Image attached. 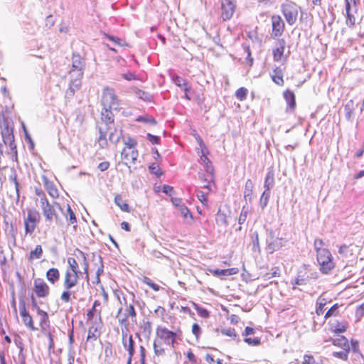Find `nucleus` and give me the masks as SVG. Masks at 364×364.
<instances>
[{"label": "nucleus", "instance_id": "obj_1", "mask_svg": "<svg viewBox=\"0 0 364 364\" xmlns=\"http://www.w3.org/2000/svg\"><path fill=\"white\" fill-rule=\"evenodd\" d=\"M316 258L323 273L328 274L334 268L333 257L328 249L321 250V252L316 254Z\"/></svg>", "mask_w": 364, "mask_h": 364}, {"label": "nucleus", "instance_id": "obj_2", "mask_svg": "<svg viewBox=\"0 0 364 364\" xmlns=\"http://www.w3.org/2000/svg\"><path fill=\"white\" fill-rule=\"evenodd\" d=\"M102 105L105 109H117L119 102L113 89L105 87L102 91Z\"/></svg>", "mask_w": 364, "mask_h": 364}, {"label": "nucleus", "instance_id": "obj_3", "mask_svg": "<svg viewBox=\"0 0 364 364\" xmlns=\"http://www.w3.org/2000/svg\"><path fill=\"white\" fill-rule=\"evenodd\" d=\"M72 68L70 74L71 77L80 79L83 75V70L85 68V60L79 54H73L72 58Z\"/></svg>", "mask_w": 364, "mask_h": 364}, {"label": "nucleus", "instance_id": "obj_4", "mask_svg": "<svg viewBox=\"0 0 364 364\" xmlns=\"http://www.w3.org/2000/svg\"><path fill=\"white\" fill-rule=\"evenodd\" d=\"M298 10V6L293 2H287L282 5L283 14L289 25H293L296 21Z\"/></svg>", "mask_w": 364, "mask_h": 364}, {"label": "nucleus", "instance_id": "obj_5", "mask_svg": "<svg viewBox=\"0 0 364 364\" xmlns=\"http://www.w3.org/2000/svg\"><path fill=\"white\" fill-rule=\"evenodd\" d=\"M55 205H56L60 210H61L60 205L57 203L50 204L48 202V200H47L46 202H43V203L41 204L43 214L46 218V220L47 222L51 223L53 218L55 219L56 223L58 222V216L56 213Z\"/></svg>", "mask_w": 364, "mask_h": 364}, {"label": "nucleus", "instance_id": "obj_6", "mask_svg": "<svg viewBox=\"0 0 364 364\" xmlns=\"http://www.w3.org/2000/svg\"><path fill=\"white\" fill-rule=\"evenodd\" d=\"M13 132V127L10 126L8 123L4 124V127L1 129V136L4 144L6 145H8L11 151L16 150V145L14 144V136ZM15 153L16 154V151H15Z\"/></svg>", "mask_w": 364, "mask_h": 364}, {"label": "nucleus", "instance_id": "obj_7", "mask_svg": "<svg viewBox=\"0 0 364 364\" xmlns=\"http://www.w3.org/2000/svg\"><path fill=\"white\" fill-rule=\"evenodd\" d=\"M39 220V213L36 210H29L28 211L27 218L24 220L25 230L26 233L31 234L36 226V223Z\"/></svg>", "mask_w": 364, "mask_h": 364}, {"label": "nucleus", "instance_id": "obj_8", "mask_svg": "<svg viewBox=\"0 0 364 364\" xmlns=\"http://www.w3.org/2000/svg\"><path fill=\"white\" fill-rule=\"evenodd\" d=\"M236 4L234 0L221 1V16L223 21L229 20L235 13Z\"/></svg>", "mask_w": 364, "mask_h": 364}, {"label": "nucleus", "instance_id": "obj_9", "mask_svg": "<svg viewBox=\"0 0 364 364\" xmlns=\"http://www.w3.org/2000/svg\"><path fill=\"white\" fill-rule=\"evenodd\" d=\"M156 335L161 339L164 340L167 345H173L175 341L176 333L169 331L165 327L158 326L156 328Z\"/></svg>", "mask_w": 364, "mask_h": 364}, {"label": "nucleus", "instance_id": "obj_10", "mask_svg": "<svg viewBox=\"0 0 364 364\" xmlns=\"http://www.w3.org/2000/svg\"><path fill=\"white\" fill-rule=\"evenodd\" d=\"M33 290L38 297H46L49 294L50 291L48 284L41 279H36L34 280Z\"/></svg>", "mask_w": 364, "mask_h": 364}, {"label": "nucleus", "instance_id": "obj_11", "mask_svg": "<svg viewBox=\"0 0 364 364\" xmlns=\"http://www.w3.org/2000/svg\"><path fill=\"white\" fill-rule=\"evenodd\" d=\"M81 273L71 272L67 270L65 275L63 286L65 289H70L77 284V280Z\"/></svg>", "mask_w": 364, "mask_h": 364}, {"label": "nucleus", "instance_id": "obj_12", "mask_svg": "<svg viewBox=\"0 0 364 364\" xmlns=\"http://www.w3.org/2000/svg\"><path fill=\"white\" fill-rule=\"evenodd\" d=\"M270 240H267L266 250L268 253L272 254L273 252L279 250L280 248L283 247L284 240L282 238H274L272 232L270 233Z\"/></svg>", "mask_w": 364, "mask_h": 364}, {"label": "nucleus", "instance_id": "obj_13", "mask_svg": "<svg viewBox=\"0 0 364 364\" xmlns=\"http://www.w3.org/2000/svg\"><path fill=\"white\" fill-rule=\"evenodd\" d=\"M309 277L307 275V267L306 265L302 266L299 272L297 277L295 278L294 282H291L293 285H306L309 283Z\"/></svg>", "mask_w": 364, "mask_h": 364}, {"label": "nucleus", "instance_id": "obj_14", "mask_svg": "<svg viewBox=\"0 0 364 364\" xmlns=\"http://www.w3.org/2000/svg\"><path fill=\"white\" fill-rule=\"evenodd\" d=\"M272 31L275 36H280L284 31V23L279 16H273L272 18Z\"/></svg>", "mask_w": 364, "mask_h": 364}, {"label": "nucleus", "instance_id": "obj_15", "mask_svg": "<svg viewBox=\"0 0 364 364\" xmlns=\"http://www.w3.org/2000/svg\"><path fill=\"white\" fill-rule=\"evenodd\" d=\"M44 187L47 190L48 194L53 198L58 197V191L53 182L50 181L46 176L43 177Z\"/></svg>", "mask_w": 364, "mask_h": 364}, {"label": "nucleus", "instance_id": "obj_16", "mask_svg": "<svg viewBox=\"0 0 364 364\" xmlns=\"http://www.w3.org/2000/svg\"><path fill=\"white\" fill-rule=\"evenodd\" d=\"M122 159L126 161V164H134L138 157V152L136 150H127L124 149L122 152Z\"/></svg>", "mask_w": 364, "mask_h": 364}, {"label": "nucleus", "instance_id": "obj_17", "mask_svg": "<svg viewBox=\"0 0 364 364\" xmlns=\"http://www.w3.org/2000/svg\"><path fill=\"white\" fill-rule=\"evenodd\" d=\"M113 109H105L103 107V109L102 110V113H101V119L105 122V124H102L101 125L106 126L107 127H108V125L109 124L113 123L114 116L112 112V110H113Z\"/></svg>", "mask_w": 364, "mask_h": 364}, {"label": "nucleus", "instance_id": "obj_18", "mask_svg": "<svg viewBox=\"0 0 364 364\" xmlns=\"http://www.w3.org/2000/svg\"><path fill=\"white\" fill-rule=\"evenodd\" d=\"M284 97L288 105L287 112H289V109L293 110L296 107L295 95L294 92L290 90H287L284 92Z\"/></svg>", "mask_w": 364, "mask_h": 364}, {"label": "nucleus", "instance_id": "obj_19", "mask_svg": "<svg viewBox=\"0 0 364 364\" xmlns=\"http://www.w3.org/2000/svg\"><path fill=\"white\" fill-rule=\"evenodd\" d=\"M279 46L273 50V56L275 61H279L283 55L285 41L283 39L278 41Z\"/></svg>", "mask_w": 364, "mask_h": 364}, {"label": "nucleus", "instance_id": "obj_20", "mask_svg": "<svg viewBox=\"0 0 364 364\" xmlns=\"http://www.w3.org/2000/svg\"><path fill=\"white\" fill-rule=\"evenodd\" d=\"M108 129L109 128L107 127L106 126H102V125L99 126L100 136L98 138V142H99L100 146L102 148H105L107 145L106 136H107V132Z\"/></svg>", "mask_w": 364, "mask_h": 364}, {"label": "nucleus", "instance_id": "obj_21", "mask_svg": "<svg viewBox=\"0 0 364 364\" xmlns=\"http://www.w3.org/2000/svg\"><path fill=\"white\" fill-rule=\"evenodd\" d=\"M301 364H324V363L321 356L315 358L312 355L305 354Z\"/></svg>", "mask_w": 364, "mask_h": 364}, {"label": "nucleus", "instance_id": "obj_22", "mask_svg": "<svg viewBox=\"0 0 364 364\" xmlns=\"http://www.w3.org/2000/svg\"><path fill=\"white\" fill-rule=\"evenodd\" d=\"M274 185V172L272 171H269L267 172L264 183V188H265V191L270 192L271 188H273Z\"/></svg>", "mask_w": 364, "mask_h": 364}, {"label": "nucleus", "instance_id": "obj_23", "mask_svg": "<svg viewBox=\"0 0 364 364\" xmlns=\"http://www.w3.org/2000/svg\"><path fill=\"white\" fill-rule=\"evenodd\" d=\"M215 221L219 226H227L228 225L227 214L224 211H222L220 209H219L215 215Z\"/></svg>", "mask_w": 364, "mask_h": 364}, {"label": "nucleus", "instance_id": "obj_24", "mask_svg": "<svg viewBox=\"0 0 364 364\" xmlns=\"http://www.w3.org/2000/svg\"><path fill=\"white\" fill-rule=\"evenodd\" d=\"M346 24L348 26H352L355 24V18L351 12V6L348 0H346Z\"/></svg>", "mask_w": 364, "mask_h": 364}, {"label": "nucleus", "instance_id": "obj_25", "mask_svg": "<svg viewBox=\"0 0 364 364\" xmlns=\"http://www.w3.org/2000/svg\"><path fill=\"white\" fill-rule=\"evenodd\" d=\"M198 141L200 146L202 149V151H201L202 154L200 156V159L203 162H204L206 165H208V164L210 163V161L205 156V151L206 150V147L205 146L202 139L200 137L198 138ZM212 171H213L212 167H209L208 166H207V171L211 173Z\"/></svg>", "mask_w": 364, "mask_h": 364}, {"label": "nucleus", "instance_id": "obj_26", "mask_svg": "<svg viewBox=\"0 0 364 364\" xmlns=\"http://www.w3.org/2000/svg\"><path fill=\"white\" fill-rule=\"evenodd\" d=\"M47 279L52 284H55L60 278V272L56 268L50 269L46 273Z\"/></svg>", "mask_w": 364, "mask_h": 364}, {"label": "nucleus", "instance_id": "obj_27", "mask_svg": "<svg viewBox=\"0 0 364 364\" xmlns=\"http://www.w3.org/2000/svg\"><path fill=\"white\" fill-rule=\"evenodd\" d=\"M254 184L250 179H247L245 183L244 190V198L245 200L251 201V197L253 191Z\"/></svg>", "mask_w": 364, "mask_h": 364}, {"label": "nucleus", "instance_id": "obj_28", "mask_svg": "<svg viewBox=\"0 0 364 364\" xmlns=\"http://www.w3.org/2000/svg\"><path fill=\"white\" fill-rule=\"evenodd\" d=\"M115 204L120 208V209L124 212L129 213L130 208L129 205L123 200L120 195H117L114 198Z\"/></svg>", "mask_w": 364, "mask_h": 364}, {"label": "nucleus", "instance_id": "obj_29", "mask_svg": "<svg viewBox=\"0 0 364 364\" xmlns=\"http://www.w3.org/2000/svg\"><path fill=\"white\" fill-rule=\"evenodd\" d=\"M354 110V102L353 100L348 101L344 107L345 117L348 121H352L353 113Z\"/></svg>", "mask_w": 364, "mask_h": 364}, {"label": "nucleus", "instance_id": "obj_30", "mask_svg": "<svg viewBox=\"0 0 364 364\" xmlns=\"http://www.w3.org/2000/svg\"><path fill=\"white\" fill-rule=\"evenodd\" d=\"M211 273L216 277H227L236 273L235 269H214L210 271Z\"/></svg>", "mask_w": 364, "mask_h": 364}, {"label": "nucleus", "instance_id": "obj_31", "mask_svg": "<svg viewBox=\"0 0 364 364\" xmlns=\"http://www.w3.org/2000/svg\"><path fill=\"white\" fill-rule=\"evenodd\" d=\"M272 80L278 85H284L283 73L281 69L277 68L274 70L273 75H272Z\"/></svg>", "mask_w": 364, "mask_h": 364}, {"label": "nucleus", "instance_id": "obj_32", "mask_svg": "<svg viewBox=\"0 0 364 364\" xmlns=\"http://www.w3.org/2000/svg\"><path fill=\"white\" fill-rule=\"evenodd\" d=\"M100 329L101 328H97V326H89L88 328V335L87 340L93 339L95 341L97 340L98 337L100 336Z\"/></svg>", "mask_w": 364, "mask_h": 364}, {"label": "nucleus", "instance_id": "obj_33", "mask_svg": "<svg viewBox=\"0 0 364 364\" xmlns=\"http://www.w3.org/2000/svg\"><path fill=\"white\" fill-rule=\"evenodd\" d=\"M87 322L90 326H97V328H102V322L100 311L97 312L95 316L87 319Z\"/></svg>", "mask_w": 364, "mask_h": 364}, {"label": "nucleus", "instance_id": "obj_34", "mask_svg": "<svg viewBox=\"0 0 364 364\" xmlns=\"http://www.w3.org/2000/svg\"><path fill=\"white\" fill-rule=\"evenodd\" d=\"M43 255V249L42 247L38 245H36V248L33 250H31L29 255V259L33 260L36 259H40Z\"/></svg>", "mask_w": 364, "mask_h": 364}, {"label": "nucleus", "instance_id": "obj_35", "mask_svg": "<svg viewBox=\"0 0 364 364\" xmlns=\"http://www.w3.org/2000/svg\"><path fill=\"white\" fill-rule=\"evenodd\" d=\"M122 311V308H119L117 311L116 317L118 318V322L122 326V328H124L125 329H127V328L128 327V324H129L128 323V316L124 314V316L123 317H121L120 315H121Z\"/></svg>", "mask_w": 364, "mask_h": 364}, {"label": "nucleus", "instance_id": "obj_36", "mask_svg": "<svg viewBox=\"0 0 364 364\" xmlns=\"http://www.w3.org/2000/svg\"><path fill=\"white\" fill-rule=\"evenodd\" d=\"M67 212H68V213L66 214L65 218L68 223V225L76 224L77 219H76L75 215L74 212L72 210V209L69 205H68Z\"/></svg>", "mask_w": 364, "mask_h": 364}, {"label": "nucleus", "instance_id": "obj_37", "mask_svg": "<svg viewBox=\"0 0 364 364\" xmlns=\"http://www.w3.org/2000/svg\"><path fill=\"white\" fill-rule=\"evenodd\" d=\"M270 197V192L269 191H264L262 194L260 199H259V205L262 209H264L269 202V199Z\"/></svg>", "mask_w": 364, "mask_h": 364}, {"label": "nucleus", "instance_id": "obj_38", "mask_svg": "<svg viewBox=\"0 0 364 364\" xmlns=\"http://www.w3.org/2000/svg\"><path fill=\"white\" fill-rule=\"evenodd\" d=\"M68 263L70 267L68 270H70L71 272L81 273V272L78 270V264L75 258L69 257L68 259Z\"/></svg>", "mask_w": 364, "mask_h": 364}, {"label": "nucleus", "instance_id": "obj_39", "mask_svg": "<svg viewBox=\"0 0 364 364\" xmlns=\"http://www.w3.org/2000/svg\"><path fill=\"white\" fill-rule=\"evenodd\" d=\"M93 259L96 262H99V267H97V269L96 271V276H100L103 273V262L102 260V257L100 255L93 254Z\"/></svg>", "mask_w": 364, "mask_h": 364}, {"label": "nucleus", "instance_id": "obj_40", "mask_svg": "<svg viewBox=\"0 0 364 364\" xmlns=\"http://www.w3.org/2000/svg\"><path fill=\"white\" fill-rule=\"evenodd\" d=\"M134 342L131 335L129 336L128 341H127V348H124L129 353V357H133L134 354Z\"/></svg>", "mask_w": 364, "mask_h": 364}, {"label": "nucleus", "instance_id": "obj_41", "mask_svg": "<svg viewBox=\"0 0 364 364\" xmlns=\"http://www.w3.org/2000/svg\"><path fill=\"white\" fill-rule=\"evenodd\" d=\"M252 250L254 252H260V247H259V236L258 233L257 232H255L252 235Z\"/></svg>", "mask_w": 364, "mask_h": 364}, {"label": "nucleus", "instance_id": "obj_42", "mask_svg": "<svg viewBox=\"0 0 364 364\" xmlns=\"http://www.w3.org/2000/svg\"><path fill=\"white\" fill-rule=\"evenodd\" d=\"M314 249L316 252V254L321 252V250H327L326 247H324L326 246V245H325L324 242L323 241V240L319 239V238H316L314 240Z\"/></svg>", "mask_w": 364, "mask_h": 364}, {"label": "nucleus", "instance_id": "obj_43", "mask_svg": "<svg viewBox=\"0 0 364 364\" xmlns=\"http://www.w3.org/2000/svg\"><path fill=\"white\" fill-rule=\"evenodd\" d=\"M127 313L125 315L128 316V318H131L132 321L136 322V313L135 309L132 304H129L127 308Z\"/></svg>", "mask_w": 364, "mask_h": 364}, {"label": "nucleus", "instance_id": "obj_44", "mask_svg": "<svg viewBox=\"0 0 364 364\" xmlns=\"http://www.w3.org/2000/svg\"><path fill=\"white\" fill-rule=\"evenodd\" d=\"M350 252L351 251L350 250L349 247L346 245H341L338 250V253L343 259L347 258L349 255H350Z\"/></svg>", "mask_w": 364, "mask_h": 364}, {"label": "nucleus", "instance_id": "obj_45", "mask_svg": "<svg viewBox=\"0 0 364 364\" xmlns=\"http://www.w3.org/2000/svg\"><path fill=\"white\" fill-rule=\"evenodd\" d=\"M173 80L177 86H178V87L184 86L185 87L184 91L186 93L189 90V88L186 86V81L183 78L179 76H176V77H173Z\"/></svg>", "mask_w": 364, "mask_h": 364}, {"label": "nucleus", "instance_id": "obj_46", "mask_svg": "<svg viewBox=\"0 0 364 364\" xmlns=\"http://www.w3.org/2000/svg\"><path fill=\"white\" fill-rule=\"evenodd\" d=\"M326 304V301L325 299L319 298L317 301V306L316 309V313L317 315H321L323 312V308Z\"/></svg>", "mask_w": 364, "mask_h": 364}, {"label": "nucleus", "instance_id": "obj_47", "mask_svg": "<svg viewBox=\"0 0 364 364\" xmlns=\"http://www.w3.org/2000/svg\"><path fill=\"white\" fill-rule=\"evenodd\" d=\"M338 304H334L325 314L324 318L327 319L331 316H336L338 314Z\"/></svg>", "mask_w": 364, "mask_h": 364}, {"label": "nucleus", "instance_id": "obj_48", "mask_svg": "<svg viewBox=\"0 0 364 364\" xmlns=\"http://www.w3.org/2000/svg\"><path fill=\"white\" fill-rule=\"evenodd\" d=\"M247 92L248 91L246 88L240 87L236 90L235 96L238 100H240V101H242L246 99Z\"/></svg>", "mask_w": 364, "mask_h": 364}, {"label": "nucleus", "instance_id": "obj_49", "mask_svg": "<svg viewBox=\"0 0 364 364\" xmlns=\"http://www.w3.org/2000/svg\"><path fill=\"white\" fill-rule=\"evenodd\" d=\"M22 318L23 322L26 326H28L30 329L33 331L36 330V328L34 327L33 323L32 317L29 315V314L22 316Z\"/></svg>", "mask_w": 364, "mask_h": 364}, {"label": "nucleus", "instance_id": "obj_50", "mask_svg": "<svg viewBox=\"0 0 364 364\" xmlns=\"http://www.w3.org/2000/svg\"><path fill=\"white\" fill-rule=\"evenodd\" d=\"M221 333L223 335L233 338L237 341H240V339L237 338V335L236 334L235 331L233 328H229L223 329Z\"/></svg>", "mask_w": 364, "mask_h": 364}, {"label": "nucleus", "instance_id": "obj_51", "mask_svg": "<svg viewBox=\"0 0 364 364\" xmlns=\"http://www.w3.org/2000/svg\"><path fill=\"white\" fill-rule=\"evenodd\" d=\"M35 193L36 196L38 197L36 200H39L41 204H42L43 202H46L48 200L43 190L40 188H36Z\"/></svg>", "mask_w": 364, "mask_h": 364}, {"label": "nucleus", "instance_id": "obj_52", "mask_svg": "<svg viewBox=\"0 0 364 364\" xmlns=\"http://www.w3.org/2000/svg\"><path fill=\"white\" fill-rule=\"evenodd\" d=\"M178 210L180 211V213L181 214V215H183L184 218H187L188 217L192 218V215L190 210L184 204L178 208Z\"/></svg>", "mask_w": 364, "mask_h": 364}, {"label": "nucleus", "instance_id": "obj_53", "mask_svg": "<svg viewBox=\"0 0 364 364\" xmlns=\"http://www.w3.org/2000/svg\"><path fill=\"white\" fill-rule=\"evenodd\" d=\"M149 170L151 173L156 176H161L162 174L159 165L156 163H153L149 166Z\"/></svg>", "mask_w": 364, "mask_h": 364}, {"label": "nucleus", "instance_id": "obj_54", "mask_svg": "<svg viewBox=\"0 0 364 364\" xmlns=\"http://www.w3.org/2000/svg\"><path fill=\"white\" fill-rule=\"evenodd\" d=\"M196 196L198 199L204 205H206L208 203V200L206 198V193L202 191H197Z\"/></svg>", "mask_w": 364, "mask_h": 364}, {"label": "nucleus", "instance_id": "obj_55", "mask_svg": "<svg viewBox=\"0 0 364 364\" xmlns=\"http://www.w3.org/2000/svg\"><path fill=\"white\" fill-rule=\"evenodd\" d=\"M9 180L11 181L14 182V183L15 185V189H16L17 197L19 198V183L17 181V177H16V173H14V174L10 176Z\"/></svg>", "mask_w": 364, "mask_h": 364}, {"label": "nucleus", "instance_id": "obj_56", "mask_svg": "<svg viewBox=\"0 0 364 364\" xmlns=\"http://www.w3.org/2000/svg\"><path fill=\"white\" fill-rule=\"evenodd\" d=\"M244 341L247 343L248 345L252 346H259L260 344V339L257 338H251L245 337Z\"/></svg>", "mask_w": 364, "mask_h": 364}, {"label": "nucleus", "instance_id": "obj_57", "mask_svg": "<svg viewBox=\"0 0 364 364\" xmlns=\"http://www.w3.org/2000/svg\"><path fill=\"white\" fill-rule=\"evenodd\" d=\"M351 346H352L353 351L356 353V356L358 358L360 357L361 358H363V355L358 350V348H359L358 342L356 341H352Z\"/></svg>", "mask_w": 364, "mask_h": 364}, {"label": "nucleus", "instance_id": "obj_58", "mask_svg": "<svg viewBox=\"0 0 364 364\" xmlns=\"http://www.w3.org/2000/svg\"><path fill=\"white\" fill-rule=\"evenodd\" d=\"M144 283L149 285L152 289L157 291L159 290V286L155 283H154L149 278L144 277Z\"/></svg>", "mask_w": 364, "mask_h": 364}, {"label": "nucleus", "instance_id": "obj_59", "mask_svg": "<svg viewBox=\"0 0 364 364\" xmlns=\"http://www.w3.org/2000/svg\"><path fill=\"white\" fill-rule=\"evenodd\" d=\"M139 121H143L146 123H148L151 125H156V121L153 118V117H140L139 119H138Z\"/></svg>", "mask_w": 364, "mask_h": 364}, {"label": "nucleus", "instance_id": "obj_60", "mask_svg": "<svg viewBox=\"0 0 364 364\" xmlns=\"http://www.w3.org/2000/svg\"><path fill=\"white\" fill-rule=\"evenodd\" d=\"M19 309L20 314L21 316H23L28 314L26 309V302L23 299L19 301Z\"/></svg>", "mask_w": 364, "mask_h": 364}, {"label": "nucleus", "instance_id": "obj_61", "mask_svg": "<svg viewBox=\"0 0 364 364\" xmlns=\"http://www.w3.org/2000/svg\"><path fill=\"white\" fill-rule=\"evenodd\" d=\"M192 333L198 339L201 333V329L198 324L193 323L192 326Z\"/></svg>", "mask_w": 364, "mask_h": 364}, {"label": "nucleus", "instance_id": "obj_62", "mask_svg": "<svg viewBox=\"0 0 364 364\" xmlns=\"http://www.w3.org/2000/svg\"><path fill=\"white\" fill-rule=\"evenodd\" d=\"M122 77L124 79V80H127L128 81H132V80H136L137 77L135 75L134 73H131V72H127L126 73H123L122 74Z\"/></svg>", "mask_w": 364, "mask_h": 364}, {"label": "nucleus", "instance_id": "obj_63", "mask_svg": "<svg viewBox=\"0 0 364 364\" xmlns=\"http://www.w3.org/2000/svg\"><path fill=\"white\" fill-rule=\"evenodd\" d=\"M125 144L128 147L127 150H134L133 148L136 145V141L134 139L129 138L125 141Z\"/></svg>", "mask_w": 364, "mask_h": 364}, {"label": "nucleus", "instance_id": "obj_64", "mask_svg": "<svg viewBox=\"0 0 364 364\" xmlns=\"http://www.w3.org/2000/svg\"><path fill=\"white\" fill-rule=\"evenodd\" d=\"M144 332L147 333L148 335H150L152 331V325L150 321H146L144 323L143 326Z\"/></svg>", "mask_w": 364, "mask_h": 364}]
</instances>
